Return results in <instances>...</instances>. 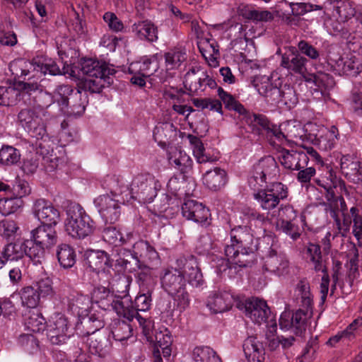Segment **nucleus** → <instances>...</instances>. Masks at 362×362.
<instances>
[{
  "instance_id": "obj_1",
  "label": "nucleus",
  "mask_w": 362,
  "mask_h": 362,
  "mask_svg": "<svg viewBox=\"0 0 362 362\" xmlns=\"http://www.w3.org/2000/svg\"><path fill=\"white\" fill-rule=\"evenodd\" d=\"M230 243L225 247L228 263L241 268L251 267L256 260L255 252L260 250L261 244L255 242L250 228L236 226L230 230Z\"/></svg>"
},
{
  "instance_id": "obj_2",
  "label": "nucleus",
  "mask_w": 362,
  "mask_h": 362,
  "mask_svg": "<svg viewBox=\"0 0 362 362\" xmlns=\"http://www.w3.org/2000/svg\"><path fill=\"white\" fill-rule=\"evenodd\" d=\"M65 230L74 238L84 239L93 234L95 224L78 204L70 203L66 206Z\"/></svg>"
},
{
  "instance_id": "obj_3",
  "label": "nucleus",
  "mask_w": 362,
  "mask_h": 362,
  "mask_svg": "<svg viewBox=\"0 0 362 362\" xmlns=\"http://www.w3.org/2000/svg\"><path fill=\"white\" fill-rule=\"evenodd\" d=\"M160 184L150 173H141L134 177L130 189L131 197L140 203H150L153 201L160 189Z\"/></svg>"
},
{
  "instance_id": "obj_4",
  "label": "nucleus",
  "mask_w": 362,
  "mask_h": 362,
  "mask_svg": "<svg viewBox=\"0 0 362 362\" xmlns=\"http://www.w3.org/2000/svg\"><path fill=\"white\" fill-rule=\"evenodd\" d=\"M132 255L133 260L136 262V267L139 269H154L161 262L154 247L144 240H139L133 244Z\"/></svg>"
},
{
  "instance_id": "obj_5",
  "label": "nucleus",
  "mask_w": 362,
  "mask_h": 362,
  "mask_svg": "<svg viewBox=\"0 0 362 362\" xmlns=\"http://www.w3.org/2000/svg\"><path fill=\"white\" fill-rule=\"evenodd\" d=\"M243 119L251 127L252 133L257 135L266 134L269 136H275L278 139L285 136L279 127L272 124L264 115L253 113L247 110Z\"/></svg>"
},
{
  "instance_id": "obj_6",
  "label": "nucleus",
  "mask_w": 362,
  "mask_h": 362,
  "mask_svg": "<svg viewBox=\"0 0 362 362\" xmlns=\"http://www.w3.org/2000/svg\"><path fill=\"white\" fill-rule=\"evenodd\" d=\"M175 265L181 269L184 278L193 287H200L204 284L202 269L197 257L190 254L181 255L175 260Z\"/></svg>"
},
{
  "instance_id": "obj_7",
  "label": "nucleus",
  "mask_w": 362,
  "mask_h": 362,
  "mask_svg": "<svg viewBox=\"0 0 362 362\" xmlns=\"http://www.w3.org/2000/svg\"><path fill=\"white\" fill-rule=\"evenodd\" d=\"M326 169V175L317 177L314 181L316 185L323 189L320 192L324 194L327 202H329V204L334 207L333 199L335 197V192L339 189L341 192H346V184L343 180L337 177L332 168L327 165Z\"/></svg>"
},
{
  "instance_id": "obj_8",
  "label": "nucleus",
  "mask_w": 362,
  "mask_h": 362,
  "mask_svg": "<svg viewBox=\"0 0 362 362\" xmlns=\"http://www.w3.org/2000/svg\"><path fill=\"white\" fill-rule=\"evenodd\" d=\"M75 334L74 328L64 315H58L47 329V336L52 344L59 345L66 342Z\"/></svg>"
},
{
  "instance_id": "obj_9",
  "label": "nucleus",
  "mask_w": 362,
  "mask_h": 362,
  "mask_svg": "<svg viewBox=\"0 0 362 362\" xmlns=\"http://www.w3.org/2000/svg\"><path fill=\"white\" fill-rule=\"evenodd\" d=\"M91 300L93 303L104 310H114L118 315L124 311L123 301L116 299L114 291H111L107 287L98 286L93 288L91 293Z\"/></svg>"
},
{
  "instance_id": "obj_10",
  "label": "nucleus",
  "mask_w": 362,
  "mask_h": 362,
  "mask_svg": "<svg viewBox=\"0 0 362 362\" xmlns=\"http://www.w3.org/2000/svg\"><path fill=\"white\" fill-rule=\"evenodd\" d=\"M33 213L40 222V225L56 226L60 221L59 211L45 199H38L34 202Z\"/></svg>"
},
{
  "instance_id": "obj_11",
  "label": "nucleus",
  "mask_w": 362,
  "mask_h": 362,
  "mask_svg": "<svg viewBox=\"0 0 362 362\" xmlns=\"http://www.w3.org/2000/svg\"><path fill=\"white\" fill-rule=\"evenodd\" d=\"M284 50L281 54V66L294 74H305L308 60L299 53L296 47H285Z\"/></svg>"
},
{
  "instance_id": "obj_12",
  "label": "nucleus",
  "mask_w": 362,
  "mask_h": 362,
  "mask_svg": "<svg viewBox=\"0 0 362 362\" xmlns=\"http://www.w3.org/2000/svg\"><path fill=\"white\" fill-rule=\"evenodd\" d=\"M161 287L168 293H175L186 286V279L179 267L164 268L160 273Z\"/></svg>"
},
{
  "instance_id": "obj_13",
  "label": "nucleus",
  "mask_w": 362,
  "mask_h": 362,
  "mask_svg": "<svg viewBox=\"0 0 362 362\" xmlns=\"http://www.w3.org/2000/svg\"><path fill=\"white\" fill-rule=\"evenodd\" d=\"M182 214L187 219L198 223L202 226L206 227L211 224L209 209L195 200L185 201L182 206Z\"/></svg>"
},
{
  "instance_id": "obj_14",
  "label": "nucleus",
  "mask_w": 362,
  "mask_h": 362,
  "mask_svg": "<svg viewBox=\"0 0 362 362\" xmlns=\"http://www.w3.org/2000/svg\"><path fill=\"white\" fill-rule=\"evenodd\" d=\"M151 293L148 291L146 293L138 295L134 302H131L130 305L125 306L123 303L124 311L120 313L119 316L127 319L129 321L136 318L140 325L146 323V320L142 317L139 312L147 311L151 307Z\"/></svg>"
},
{
  "instance_id": "obj_15",
  "label": "nucleus",
  "mask_w": 362,
  "mask_h": 362,
  "mask_svg": "<svg viewBox=\"0 0 362 362\" xmlns=\"http://www.w3.org/2000/svg\"><path fill=\"white\" fill-rule=\"evenodd\" d=\"M94 203L103 218L106 222L114 223L119 220L121 214L120 203L109 194L97 197Z\"/></svg>"
},
{
  "instance_id": "obj_16",
  "label": "nucleus",
  "mask_w": 362,
  "mask_h": 362,
  "mask_svg": "<svg viewBox=\"0 0 362 362\" xmlns=\"http://www.w3.org/2000/svg\"><path fill=\"white\" fill-rule=\"evenodd\" d=\"M267 246L264 248L261 245L260 250H258L263 255L262 258L264 260L263 268L267 272L280 275L285 269L288 268V262L283 255L278 254L269 243H267Z\"/></svg>"
},
{
  "instance_id": "obj_17",
  "label": "nucleus",
  "mask_w": 362,
  "mask_h": 362,
  "mask_svg": "<svg viewBox=\"0 0 362 362\" xmlns=\"http://www.w3.org/2000/svg\"><path fill=\"white\" fill-rule=\"evenodd\" d=\"M341 170L344 177L354 184L362 185V160L354 154L341 158Z\"/></svg>"
},
{
  "instance_id": "obj_18",
  "label": "nucleus",
  "mask_w": 362,
  "mask_h": 362,
  "mask_svg": "<svg viewBox=\"0 0 362 362\" xmlns=\"http://www.w3.org/2000/svg\"><path fill=\"white\" fill-rule=\"evenodd\" d=\"M245 315L257 324L268 321L271 310L267 302L257 298H247L245 304Z\"/></svg>"
},
{
  "instance_id": "obj_19",
  "label": "nucleus",
  "mask_w": 362,
  "mask_h": 362,
  "mask_svg": "<svg viewBox=\"0 0 362 362\" xmlns=\"http://www.w3.org/2000/svg\"><path fill=\"white\" fill-rule=\"evenodd\" d=\"M55 227L47 225H39L31 230L30 238L35 241L36 245H40L47 250H50L57 243L58 240Z\"/></svg>"
},
{
  "instance_id": "obj_20",
  "label": "nucleus",
  "mask_w": 362,
  "mask_h": 362,
  "mask_svg": "<svg viewBox=\"0 0 362 362\" xmlns=\"http://www.w3.org/2000/svg\"><path fill=\"white\" fill-rule=\"evenodd\" d=\"M85 261L87 266L98 274L107 273L111 276V262L109 254L103 250H90L85 254Z\"/></svg>"
},
{
  "instance_id": "obj_21",
  "label": "nucleus",
  "mask_w": 362,
  "mask_h": 362,
  "mask_svg": "<svg viewBox=\"0 0 362 362\" xmlns=\"http://www.w3.org/2000/svg\"><path fill=\"white\" fill-rule=\"evenodd\" d=\"M233 296L226 291H214L207 298V307L214 313L229 310L233 304Z\"/></svg>"
},
{
  "instance_id": "obj_22",
  "label": "nucleus",
  "mask_w": 362,
  "mask_h": 362,
  "mask_svg": "<svg viewBox=\"0 0 362 362\" xmlns=\"http://www.w3.org/2000/svg\"><path fill=\"white\" fill-rule=\"evenodd\" d=\"M109 259L111 262V269L112 271L114 262H115V267H118L121 269L127 270L129 272H135L137 269L136 262L134 264L131 262V259H133L132 249L115 248L112 250V254L109 255Z\"/></svg>"
},
{
  "instance_id": "obj_23",
  "label": "nucleus",
  "mask_w": 362,
  "mask_h": 362,
  "mask_svg": "<svg viewBox=\"0 0 362 362\" xmlns=\"http://www.w3.org/2000/svg\"><path fill=\"white\" fill-rule=\"evenodd\" d=\"M252 84L268 104L273 106L280 104L281 88L274 85L269 80L260 83H256V81L253 80Z\"/></svg>"
},
{
  "instance_id": "obj_24",
  "label": "nucleus",
  "mask_w": 362,
  "mask_h": 362,
  "mask_svg": "<svg viewBox=\"0 0 362 362\" xmlns=\"http://www.w3.org/2000/svg\"><path fill=\"white\" fill-rule=\"evenodd\" d=\"M245 356L248 362H263L265 351L262 343L256 336H250L245 339L243 345Z\"/></svg>"
},
{
  "instance_id": "obj_25",
  "label": "nucleus",
  "mask_w": 362,
  "mask_h": 362,
  "mask_svg": "<svg viewBox=\"0 0 362 362\" xmlns=\"http://www.w3.org/2000/svg\"><path fill=\"white\" fill-rule=\"evenodd\" d=\"M80 65L81 74L90 77L104 76V73H107V75H115L117 73L115 69L108 67L105 62L93 59H83Z\"/></svg>"
},
{
  "instance_id": "obj_26",
  "label": "nucleus",
  "mask_w": 362,
  "mask_h": 362,
  "mask_svg": "<svg viewBox=\"0 0 362 362\" xmlns=\"http://www.w3.org/2000/svg\"><path fill=\"white\" fill-rule=\"evenodd\" d=\"M89 351L92 354L98 355L100 357L105 356L111 349V341L109 337L103 332L90 337L87 340Z\"/></svg>"
},
{
  "instance_id": "obj_27",
  "label": "nucleus",
  "mask_w": 362,
  "mask_h": 362,
  "mask_svg": "<svg viewBox=\"0 0 362 362\" xmlns=\"http://www.w3.org/2000/svg\"><path fill=\"white\" fill-rule=\"evenodd\" d=\"M100 231L102 239L115 247L127 244L133 236V234L130 233L127 235V238L123 237L120 230L112 223L101 227Z\"/></svg>"
},
{
  "instance_id": "obj_28",
  "label": "nucleus",
  "mask_w": 362,
  "mask_h": 362,
  "mask_svg": "<svg viewBox=\"0 0 362 362\" xmlns=\"http://www.w3.org/2000/svg\"><path fill=\"white\" fill-rule=\"evenodd\" d=\"M227 181L226 171L218 167L206 171L203 176L204 184L213 191L220 190L226 185Z\"/></svg>"
},
{
  "instance_id": "obj_29",
  "label": "nucleus",
  "mask_w": 362,
  "mask_h": 362,
  "mask_svg": "<svg viewBox=\"0 0 362 362\" xmlns=\"http://www.w3.org/2000/svg\"><path fill=\"white\" fill-rule=\"evenodd\" d=\"M257 175H259L267 182V180H272L278 171V165L275 158L272 156H267L261 158L254 166Z\"/></svg>"
},
{
  "instance_id": "obj_30",
  "label": "nucleus",
  "mask_w": 362,
  "mask_h": 362,
  "mask_svg": "<svg viewBox=\"0 0 362 362\" xmlns=\"http://www.w3.org/2000/svg\"><path fill=\"white\" fill-rule=\"evenodd\" d=\"M56 257L60 267L65 269L73 267L76 262L75 249L66 243H61L57 245Z\"/></svg>"
},
{
  "instance_id": "obj_31",
  "label": "nucleus",
  "mask_w": 362,
  "mask_h": 362,
  "mask_svg": "<svg viewBox=\"0 0 362 362\" xmlns=\"http://www.w3.org/2000/svg\"><path fill=\"white\" fill-rule=\"evenodd\" d=\"M132 32L141 40L155 42L158 39V29L149 21H142L135 23L132 26Z\"/></svg>"
},
{
  "instance_id": "obj_32",
  "label": "nucleus",
  "mask_w": 362,
  "mask_h": 362,
  "mask_svg": "<svg viewBox=\"0 0 362 362\" xmlns=\"http://www.w3.org/2000/svg\"><path fill=\"white\" fill-rule=\"evenodd\" d=\"M88 104V93L86 91L76 89L74 94L69 98V102L66 109L70 113L80 116L85 112Z\"/></svg>"
},
{
  "instance_id": "obj_33",
  "label": "nucleus",
  "mask_w": 362,
  "mask_h": 362,
  "mask_svg": "<svg viewBox=\"0 0 362 362\" xmlns=\"http://www.w3.org/2000/svg\"><path fill=\"white\" fill-rule=\"evenodd\" d=\"M113 76L104 73V76L98 75L93 76L94 78L86 79L82 85L83 91L100 93L105 87H108L113 83Z\"/></svg>"
},
{
  "instance_id": "obj_34",
  "label": "nucleus",
  "mask_w": 362,
  "mask_h": 362,
  "mask_svg": "<svg viewBox=\"0 0 362 362\" xmlns=\"http://www.w3.org/2000/svg\"><path fill=\"white\" fill-rule=\"evenodd\" d=\"M23 257L25 255L28 257L35 264H41L45 257V250L40 245L35 244L32 238L30 240H24L22 241Z\"/></svg>"
},
{
  "instance_id": "obj_35",
  "label": "nucleus",
  "mask_w": 362,
  "mask_h": 362,
  "mask_svg": "<svg viewBox=\"0 0 362 362\" xmlns=\"http://www.w3.org/2000/svg\"><path fill=\"white\" fill-rule=\"evenodd\" d=\"M34 70L40 71L41 74L51 76H57L62 74V72L57 64V62L50 58L37 57L32 61Z\"/></svg>"
},
{
  "instance_id": "obj_36",
  "label": "nucleus",
  "mask_w": 362,
  "mask_h": 362,
  "mask_svg": "<svg viewBox=\"0 0 362 362\" xmlns=\"http://www.w3.org/2000/svg\"><path fill=\"white\" fill-rule=\"evenodd\" d=\"M22 241L17 240L6 244L0 250V257L4 264L8 262L18 261L23 258Z\"/></svg>"
},
{
  "instance_id": "obj_37",
  "label": "nucleus",
  "mask_w": 362,
  "mask_h": 362,
  "mask_svg": "<svg viewBox=\"0 0 362 362\" xmlns=\"http://www.w3.org/2000/svg\"><path fill=\"white\" fill-rule=\"evenodd\" d=\"M21 152L10 145H3L0 148V167L7 168L17 165L21 160Z\"/></svg>"
},
{
  "instance_id": "obj_38",
  "label": "nucleus",
  "mask_w": 362,
  "mask_h": 362,
  "mask_svg": "<svg viewBox=\"0 0 362 362\" xmlns=\"http://www.w3.org/2000/svg\"><path fill=\"white\" fill-rule=\"evenodd\" d=\"M218 95L225 105V108L230 111H235L240 116H244L247 110L240 101L236 100L230 93L225 91L221 87L218 88Z\"/></svg>"
},
{
  "instance_id": "obj_39",
  "label": "nucleus",
  "mask_w": 362,
  "mask_h": 362,
  "mask_svg": "<svg viewBox=\"0 0 362 362\" xmlns=\"http://www.w3.org/2000/svg\"><path fill=\"white\" fill-rule=\"evenodd\" d=\"M313 314V308H300L291 315L293 332L296 335L301 336L306 330L308 315Z\"/></svg>"
},
{
  "instance_id": "obj_40",
  "label": "nucleus",
  "mask_w": 362,
  "mask_h": 362,
  "mask_svg": "<svg viewBox=\"0 0 362 362\" xmlns=\"http://www.w3.org/2000/svg\"><path fill=\"white\" fill-rule=\"evenodd\" d=\"M187 139L193 146V153L199 163H214L217 160L216 157L208 156L205 153V148L199 137L192 134H188Z\"/></svg>"
},
{
  "instance_id": "obj_41",
  "label": "nucleus",
  "mask_w": 362,
  "mask_h": 362,
  "mask_svg": "<svg viewBox=\"0 0 362 362\" xmlns=\"http://www.w3.org/2000/svg\"><path fill=\"white\" fill-rule=\"evenodd\" d=\"M341 193L342 192H341L339 189L335 192V197L333 199L334 207H332L329 204V202L323 203V205L325 206V210L327 211H329L330 216L334 219V221H335L336 224L338 226L339 228L340 226V218L339 217V211L344 212L347 209L345 200Z\"/></svg>"
},
{
  "instance_id": "obj_42",
  "label": "nucleus",
  "mask_w": 362,
  "mask_h": 362,
  "mask_svg": "<svg viewBox=\"0 0 362 362\" xmlns=\"http://www.w3.org/2000/svg\"><path fill=\"white\" fill-rule=\"evenodd\" d=\"M170 164L180 170V175H183L184 177H187L192 170L193 160L186 153H182L179 152V156L170 157Z\"/></svg>"
},
{
  "instance_id": "obj_43",
  "label": "nucleus",
  "mask_w": 362,
  "mask_h": 362,
  "mask_svg": "<svg viewBox=\"0 0 362 362\" xmlns=\"http://www.w3.org/2000/svg\"><path fill=\"white\" fill-rule=\"evenodd\" d=\"M296 291H298V296L300 298V305L302 308L307 309L313 308V296L310 293V283L304 278L299 281L296 285Z\"/></svg>"
},
{
  "instance_id": "obj_44",
  "label": "nucleus",
  "mask_w": 362,
  "mask_h": 362,
  "mask_svg": "<svg viewBox=\"0 0 362 362\" xmlns=\"http://www.w3.org/2000/svg\"><path fill=\"white\" fill-rule=\"evenodd\" d=\"M194 362H222L221 358L209 346H197L192 351Z\"/></svg>"
},
{
  "instance_id": "obj_45",
  "label": "nucleus",
  "mask_w": 362,
  "mask_h": 362,
  "mask_svg": "<svg viewBox=\"0 0 362 362\" xmlns=\"http://www.w3.org/2000/svg\"><path fill=\"white\" fill-rule=\"evenodd\" d=\"M155 337L156 343L154 349L160 347L162 349L163 356L167 358H169L171 355V345L173 344L170 332L165 328L163 330L156 332Z\"/></svg>"
},
{
  "instance_id": "obj_46",
  "label": "nucleus",
  "mask_w": 362,
  "mask_h": 362,
  "mask_svg": "<svg viewBox=\"0 0 362 362\" xmlns=\"http://www.w3.org/2000/svg\"><path fill=\"white\" fill-rule=\"evenodd\" d=\"M337 69L342 71L343 74L349 76H356L362 71L361 63L355 59H347L344 60L342 58H339L336 61Z\"/></svg>"
},
{
  "instance_id": "obj_47",
  "label": "nucleus",
  "mask_w": 362,
  "mask_h": 362,
  "mask_svg": "<svg viewBox=\"0 0 362 362\" xmlns=\"http://www.w3.org/2000/svg\"><path fill=\"white\" fill-rule=\"evenodd\" d=\"M46 320L38 310L29 312L28 316L25 320V325L28 329L33 332H40L46 328Z\"/></svg>"
},
{
  "instance_id": "obj_48",
  "label": "nucleus",
  "mask_w": 362,
  "mask_h": 362,
  "mask_svg": "<svg viewBox=\"0 0 362 362\" xmlns=\"http://www.w3.org/2000/svg\"><path fill=\"white\" fill-rule=\"evenodd\" d=\"M20 93L15 86H0V105L4 107L13 106L16 104Z\"/></svg>"
},
{
  "instance_id": "obj_49",
  "label": "nucleus",
  "mask_w": 362,
  "mask_h": 362,
  "mask_svg": "<svg viewBox=\"0 0 362 362\" xmlns=\"http://www.w3.org/2000/svg\"><path fill=\"white\" fill-rule=\"evenodd\" d=\"M20 296L22 305L29 308H35L41 298L33 286L23 288L20 291Z\"/></svg>"
},
{
  "instance_id": "obj_50",
  "label": "nucleus",
  "mask_w": 362,
  "mask_h": 362,
  "mask_svg": "<svg viewBox=\"0 0 362 362\" xmlns=\"http://www.w3.org/2000/svg\"><path fill=\"white\" fill-rule=\"evenodd\" d=\"M133 329L130 324L118 320L115 322L112 327L111 333L116 341H124L132 335Z\"/></svg>"
},
{
  "instance_id": "obj_51",
  "label": "nucleus",
  "mask_w": 362,
  "mask_h": 362,
  "mask_svg": "<svg viewBox=\"0 0 362 362\" xmlns=\"http://www.w3.org/2000/svg\"><path fill=\"white\" fill-rule=\"evenodd\" d=\"M189 178V176H187V177H184L183 175L173 176L167 185L168 190L175 197L187 194V182Z\"/></svg>"
},
{
  "instance_id": "obj_52",
  "label": "nucleus",
  "mask_w": 362,
  "mask_h": 362,
  "mask_svg": "<svg viewBox=\"0 0 362 362\" xmlns=\"http://www.w3.org/2000/svg\"><path fill=\"white\" fill-rule=\"evenodd\" d=\"M23 206V201L11 195L0 199V213L4 216H8L16 212Z\"/></svg>"
},
{
  "instance_id": "obj_53",
  "label": "nucleus",
  "mask_w": 362,
  "mask_h": 362,
  "mask_svg": "<svg viewBox=\"0 0 362 362\" xmlns=\"http://www.w3.org/2000/svg\"><path fill=\"white\" fill-rule=\"evenodd\" d=\"M76 90L73 86L70 85H60L59 86L54 93V97L55 101L62 109L67 107L69 102V98Z\"/></svg>"
},
{
  "instance_id": "obj_54",
  "label": "nucleus",
  "mask_w": 362,
  "mask_h": 362,
  "mask_svg": "<svg viewBox=\"0 0 362 362\" xmlns=\"http://www.w3.org/2000/svg\"><path fill=\"white\" fill-rule=\"evenodd\" d=\"M37 116L30 108L21 110L18 114V123L28 132H31L33 126L37 124Z\"/></svg>"
},
{
  "instance_id": "obj_55",
  "label": "nucleus",
  "mask_w": 362,
  "mask_h": 362,
  "mask_svg": "<svg viewBox=\"0 0 362 362\" xmlns=\"http://www.w3.org/2000/svg\"><path fill=\"white\" fill-rule=\"evenodd\" d=\"M328 29L331 35L336 37L339 36L345 40H349L351 35L349 23L341 21L339 18L332 20Z\"/></svg>"
},
{
  "instance_id": "obj_56",
  "label": "nucleus",
  "mask_w": 362,
  "mask_h": 362,
  "mask_svg": "<svg viewBox=\"0 0 362 362\" xmlns=\"http://www.w3.org/2000/svg\"><path fill=\"white\" fill-rule=\"evenodd\" d=\"M207 77V72H202L199 76H194L191 78L189 79V82H188V79L186 78L184 84L185 88L189 91L187 94L193 95L197 93L198 90H201L202 92L204 91L206 86L204 83L206 82Z\"/></svg>"
},
{
  "instance_id": "obj_57",
  "label": "nucleus",
  "mask_w": 362,
  "mask_h": 362,
  "mask_svg": "<svg viewBox=\"0 0 362 362\" xmlns=\"http://www.w3.org/2000/svg\"><path fill=\"white\" fill-rule=\"evenodd\" d=\"M313 83L320 90L322 93L332 88L335 85L334 77L327 73L319 71L315 74H313Z\"/></svg>"
},
{
  "instance_id": "obj_58",
  "label": "nucleus",
  "mask_w": 362,
  "mask_h": 362,
  "mask_svg": "<svg viewBox=\"0 0 362 362\" xmlns=\"http://www.w3.org/2000/svg\"><path fill=\"white\" fill-rule=\"evenodd\" d=\"M168 295L173 298L175 306L180 313L185 311L189 306L190 296L186 286Z\"/></svg>"
},
{
  "instance_id": "obj_59",
  "label": "nucleus",
  "mask_w": 362,
  "mask_h": 362,
  "mask_svg": "<svg viewBox=\"0 0 362 362\" xmlns=\"http://www.w3.org/2000/svg\"><path fill=\"white\" fill-rule=\"evenodd\" d=\"M91 319L87 315L79 319L74 327L75 333L79 337L93 336L98 332L94 329Z\"/></svg>"
},
{
  "instance_id": "obj_60",
  "label": "nucleus",
  "mask_w": 362,
  "mask_h": 362,
  "mask_svg": "<svg viewBox=\"0 0 362 362\" xmlns=\"http://www.w3.org/2000/svg\"><path fill=\"white\" fill-rule=\"evenodd\" d=\"M254 198L259 203L264 210L273 209L279 204V202L276 200V198L275 199L274 195H271L264 189L254 194Z\"/></svg>"
},
{
  "instance_id": "obj_61",
  "label": "nucleus",
  "mask_w": 362,
  "mask_h": 362,
  "mask_svg": "<svg viewBox=\"0 0 362 362\" xmlns=\"http://www.w3.org/2000/svg\"><path fill=\"white\" fill-rule=\"evenodd\" d=\"M319 348L318 337H311L307 342L302 354L298 356V362H312L315 356V353Z\"/></svg>"
},
{
  "instance_id": "obj_62",
  "label": "nucleus",
  "mask_w": 362,
  "mask_h": 362,
  "mask_svg": "<svg viewBox=\"0 0 362 362\" xmlns=\"http://www.w3.org/2000/svg\"><path fill=\"white\" fill-rule=\"evenodd\" d=\"M192 102L196 107L202 110L209 108L211 110H214L221 115L223 114L221 102L217 99H211L210 98H192Z\"/></svg>"
},
{
  "instance_id": "obj_63",
  "label": "nucleus",
  "mask_w": 362,
  "mask_h": 362,
  "mask_svg": "<svg viewBox=\"0 0 362 362\" xmlns=\"http://www.w3.org/2000/svg\"><path fill=\"white\" fill-rule=\"evenodd\" d=\"M17 223L11 219H4L0 221V236L8 242L13 240L18 230Z\"/></svg>"
},
{
  "instance_id": "obj_64",
  "label": "nucleus",
  "mask_w": 362,
  "mask_h": 362,
  "mask_svg": "<svg viewBox=\"0 0 362 362\" xmlns=\"http://www.w3.org/2000/svg\"><path fill=\"white\" fill-rule=\"evenodd\" d=\"M334 11L335 12L334 15L337 18L347 23L356 14L355 8L350 4L344 2H341L335 6Z\"/></svg>"
}]
</instances>
